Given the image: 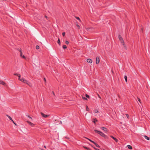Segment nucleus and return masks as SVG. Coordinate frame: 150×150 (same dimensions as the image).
<instances>
[{
	"mask_svg": "<svg viewBox=\"0 0 150 150\" xmlns=\"http://www.w3.org/2000/svg\"><path fill=\"white\" fill-rule=\"evenodd\" d=\"M94 131L96 133H98L99 134H100L102 137H104L105 139L108 138V137L105 135L102 132L99 131L98 130L95 129Z\"/></svg>",
	"mask_w": 150,
	"mask_h": 150,
	"instance_id": "f257e3e1",
	"label": "nucleus"
},
{
	"mask_svg": "<svg viewBox=\"0 0 150 150\" xmlns=\"http://www.w3.org/2000/svg\"><path fill=\"white\" fill-rule=\"evenodd\" d=\"M19 52H20V56L22 57L24 59H25L26 57L24 55H22V50L21 49H20L19 50Z\"/></svg>",
	"mask_w": 150,
	"mask_h": 150,
	"instance_id": "f03ea898",
	"label": "nucleus"
},
{
	"mask_svg": "<svg viewBox=\"0 0 150 150\" xmlns=\"http://www.w3.org/2000/svg\"><path fill=\"white\" fill-rule=\"evenodd\" d=\"M41 113V114L42 115V116L43 117H44V118H47V117H48V116H49V115H45V114H44L43 112H41L40 113Z\"/></svg>",
	"mask_w": 150,
	"mask_h": 150,
	"instance_id": "7ed1b4c3",
	"label": "nucleus"
},
{
	"mask_svg": "<svg viewBox=\"0 0 150 150\" xmlns=\"http://www.w3.org/2000/svg\"><path fill=\"white\" fill-rule=\"evenodd\" d=\"M118 38L119 40L121 42V43H122L123 42H124V41L123 40L121 36L120 35H119Z\"/></svg>",
	"mask_w": 150,
	"mask_h": 150,
	"instance_id": "20e7f679",
	"label": "nucleus"
},
{
	"mask_svg": "<svg viewBox=\"0 0 150 150\" xmlns=\"http://www.w3.org/2000/svg\"><path fill=\"white\" fill-rule=\"evenodd\" d=\"M100 62V58L99 57H97L96 59V63L97 64H98Z\"/></svg>",
	"mask_w": 150,
	"mask_h": 150,
	"instance_id": "39448f33",
	"label": "nucleus"
},
{
	"mask_svg": "<svg viewBox=\"0 0 150 150\" xmlns=\"http://www.w3.org/2000/svg\"><path fill=\"white\" fill-rule=\"evenodd\" d=\"M21 81L22 82L25 83L26 84L28 82V81L26 80L24 78H22L21 80Z\"/></svg>",
	"mask_w": 150,
	"mask_h": 150,
	"instance_id": "423d86ee",
	"label": "nucleus"
},
{
	"mask_svg": "<svg viewBox=\"0 0 150 150\" xmlns=\"http://www.w3.org/2000/svg\"><path fill=\"white\" fill-rule=\"evenodd\" d=\"M110 137L113 139L116 142H117L118 141V140L116 138H115L114 137L112 136H110Z\"/></svg>",
	"mask_w": 150,
	"mask_h": 150,
	"instance_id": "0eeeda50",
	"label": "nucleus"
},
{
	"mask_svg": "<svg viewBox=\"0 0 150 150\" xmlns=\"http://www.w3.org/2000/svg\"><path fill=\"white\" fill-rule=\"evenodd\" d=\"M27 122L32 127H33L34 126V124L32 123L31 122L27 121Z\"/></svg>",
	"mask_w": 150,
	"mask_h": 150,
	"instance_id": "6e6552de",
	"label": "nucleus"
},
{
	"mask_svg": "<svg viewBox=\"0 0 150 150\" xmlns=\"http://www.w3.org/2000/svg\"><path fill=\"white\" fill-rule=\"evenodd\" d=\"M87 62L88 63H91L92 62V61L91 59H88L87 60Z\"/></svg>",
	"mask_w": 150,
	"mask_h": 150,
	"instance_id": "1a4fd4ad",
	"label": "nucleus"
},
{
	"mask_svg": "<svg viewBox=\"0 0 150 150\" xmlns=\"http://www.w3.org/2000/svg\"><path fill=\"white\" fill-rule=\"evenodd\" d=\"M101 129L102 130L105 132H107V129L105 127H102Z\"/></svg>",
	"mask_w": 150,
	"mask_h": 150,
	"instance_id": "9d476101",
	"label": "nucleus"
},
{
	"mask_svg": "<svg viewBox=\"0 0 150 150\" xmlns=\"http://www.w3.org/2000/svg\"><path fill=\"white\" fill-rule=\"evenodd\" d=\"M0 84H2L3 85H5L6 84L5 83L2 81L0 80Z\"/></svg>",
	"mask_w": 150,
	"mask_h": 150,
	"instance_id": "9b49d317",
	"label": "nucleus"
},
{
	"mask_svg": "<svg viewBox=\"0 0 150 150\" xmlns=\"http://www.w3.org/2000/svg\"><path fill=\"white\" fill-rule=\"evenodd\" d=\"M144 138L146 139L147 140H150V138L149 137H148L147 136H146V135H144Z\"/></svg>",
	"mask_w": 150,
	"mask_h": 150,
	"instance_id": "f8f14e48",
	"label": "nucleus"
},
{
	"mask_svg": "<svg viewBox=\"0 0 150 150\" xmlns=\"http://www.w3.org/2000/svg\"><path fill=\"white\" fill-rule=\"evenodd\" d=\"M122 43V45H123V47H124V48H125L126 50H127V47L125 45L124 43V42H123Z\"/></svg>",
	"mask_w": 150,
	"mask_h": 150,
	"instance_id": "ddd939ff",
	"label": "nucleus"
},
{
	"mask_svg": "<svg viewBox=\"0 0 150 150\" xmlns=\"http://www.w3.org/2000/svg\"><path fill=\"white\" fill-rule=\"evenodd\" d=\"M26 84H28L29 86L30 87H32V85L31 83L29 82L28 81V82Z\"/></svg>",
	"mask_w": 150,
	"mask_h": 150,
	"instance_id": "4468645a",
	"label": "nucleus"
},
{
	"mask_svg": "<svg viewBox=\"0 0 150 150\" xmlns=\"http://www.w3.org/2000/svg\"><path fill=\"white\" fill-rule=\"evenodd\" d=\"M6 116L11 120L12 121H13V120L12 118L9 115H6Z\"/></svg>",
	"mask_w": 150,
	"mask_h": 150,
	"instance_id": "2eb2a0df",
	"label": "nucleus"
},
{
	"mask_svg": "<svg viewBox=\"0 0 150 150\" xmlns=\"http://www.w3.org/2000/svg\"><path fill=\"white\" fill-rule=\"evenodd\" d=\"M94 144L97 147L99 148L100 147V146L97 144L95 142L94 143Z\"/></svg>",
	"mask_w": 150,
	"mask_h": 150,
	"instance_id": "dca6fc26",
	"label": "nucleus"
},
{
	"mask_svg": "<svg viewBox=\"0 0 150 150\" xmlns=\"http://www.w3.org/2000/svg\"><path fill=\"white\" fill-rule=\"evenodd\" d=\"M127 147L129 149H132V147L130 145H128Z\"/></svg>",
	"mask_w": 150,
	"mask_h": 150,
	"instance_id": "f3484780",
	"label": "nucleus"
},
{
	"mask_svg": "<svg viewBox=\"0 0 150 150\" xmlns=\"http://www.w3.org/2000/svg\"><path fill=\"white\" fill-rule=\"evenodd\" d=\"M85 138L88 139V140L89 141H90V142H92V143H93L94 144V143L95 142L93 141H92L90 139L87 138V137H85Z\"/></svg>",
	"mask_w": 150,
	"mask_h": 150,
	"instance_id": "a211bd4d",
	"label": "nucleus"
},
{
	"mask_svg": "<svg viewBox=\"0 0 150 150\" xmlns=\"http://www.w3.org/2000/svg\"><path fill=\"white\" fill-rule=\"evenodd\" d=\"M18 80L21 81V78H21V75H20V74H19L18 75Z\"/></svg>",
	"mask_w": 150,
	"mask_h": 150,
	"instance_id": "6ab92c4d",
	"label": "nucleus"
},
{
	"mask_svg": "<svg viewBox=\"0 0 150 150\" xmlns=\"http://www.w3.org/2000/svg\"><path fill=\"white\" fill-rule=\"evenodd\" d=\"M97 121V120L96 119H94L93 121V122L95 123Z\"/></svg>",
	"mask_w": 150,
	"mask_h": 150,
	"instance_id": "aec40b11",
	"label": "nucleus"
},
{
	"mask_svg": "<svg viewBox=\"0 0 150 150\" xmlns=\"http://www.w3.org/2000/svg\"><path fill=\"white\" fill-rule=\"evenodd\" d=\"M57 43H58L59 45H60V39L58 38V41H57Z\"/></svg>",
	"mask_w": 150,
	"mask_h": 150,
	"instance_id": "412c9836",
	"label": "nucleus"
},
{
	"mask_svg": "<svg viewBox=\"0 0 150 150\" xmlns=\"http://www.w3.org/2000/svg\"><path fill=\"white\" fill-rule=\"evenodd\" d=\"M67 48V46L66 45H64L63 46V48L65 49H66Z\"/></svg>",
	"mask_w": 150,
	"mask_h": 150,
	"instance_id": "4be33fe9",
	"label": "nucleus"
},
{
	"mask_svg": "<svg viewBox=\"0 0 150 150\" xmlns=\"http://www.w3.org/2000/svg\"><path fill=\"white\" fill-rule=\"evenodd\" d=\"M94 112L95 113H98L99 112L96 109L95 110Z\"/></svg>",
	"mask_w": 150,
	"mask_h": 150,
	"instance_id": "5701e85b",
	"label": "nucleus"
},
{
	"mask_svg": "<svg viewBox=\"0 0 150 150\" xmlns=\"http://www.w3.org/2000/svg\"><path fill=\"white\" fill-rule=\"evenodd\" d=\"M124 78H125V80L126 82H127V76H125Z\"/></svg>",
	"mask_w": 150,
	"mask_h": 150,
	"instance_id": "b1692460",
	"label": "nucleus"
},
{
	"mask_svg": "<svg viewBox=\"0 0 150 150\" xmlns=\"http://www.w3.org/2000/svg\"><path fill=\"white\" fill-rule=\"evenodd\" d=\"M40 48V47H39V46H38V45H36V48L37 49H39Z\"/></svg>",
	"mask_w": 150,
	"mask_h": 150,
	"instance_id": "393cba45",
	"label": "nucleus"
},
{
	"mask_svg": "<svg viewBox=\"0 0 150 150\" xmlns=\"http://www.w3.org/2000/svg\"><path fill=\"white\" fill-rule=\"evenodd\" d=\"M82 98L84 100H87V98H85V97H84L83 96H82Z\"/></svg>",
	"mask_w": 150,
	"mask_h": 150,
	"instance_id": "a878e982",
	"label": "nucleus"
},
{
	"mask_svg": "<svg viewBox=\"0 0 150 150\" xmlns=\"http://www.w3.org/2000/svg\"><path fill=\"white\" fill-rule=\"evenodd\" d=\"M86 111H88L89 110V108H88V106L87 105H86Z\"/></svg>",
	"mask_w": 150,
	"mask_h": 150,
	"instance_id": "bb28decb",
	"label": "nucleus"
},
{
	"mask_svg": "<svg viewBox=\"0 0 150 150\" xmlns=\"http://www.w3.org/2000/svg\"><path fill=\"white\" fill-rule=\"evenodd\" d=\"M86 98H89L90 97L87 94H86Z\"/></svg>",
	"mask_w": 150,
	"mask_h": 150,
	"instance_id": "cd10ccee",
	"label": "nucleus"
},
{
	"mask_svg": "<svg viewBox=\"0 0 150 150\" xmlns=\"http://www.w3.org/2000/svg\"><path fill=\"white\" fill-rule=\"evenodd\" d=\"M26 116H27L31 120H32V117H30L29 115H26Z\"/></svg>",
	"mask_w": 150,
	"mask_h": 150,
	"instance_id": "c85d7f7f",
	"label": "nucleus"
},
{
	"mask_svg": "<svg viewBox=\"0 0 150 150\" xmlns=\"http://www.w3.org/2000/svg\"><path fill=\"white\" fill-rule=\"evenodd\" d=\"M137 99H138V101L140 103H141V100L139 98H137Z\"/></svg>",
	"mask_w": 150,
	"mask_h": 150,
	"instance_id": "c756f323",
	"label": "nucleus"
},
{
	"mask_svg": "<svg viewBox=\"0 0 150 150\" xmlns=\"http://www.w3.org/2000/svg\"><path fill=\"white\" fill-rule=\"evenodd\" d=\"M126 116H127V118L129 119V115L127 114H126Z\"/></svg>",
	"mask_w": 150,
	"mask_h": 150,
	"instance_id": "7c9ffc66",
	"label": "nucleus"
},
{
	"mask_svg": "<svg viewBox=\"0 0 150 150\" xmlns=\"http://www.w3.org/2000/svg\"><path fill=\"white\" fill-rule=\"evenodd\" d=\"M65 32H63L62 33V35L64 36H65Z\"/></svg>",
	"mask_w": 150,
	"mask_h": 150,
	"instance_id": "2f4dec72",
	"label": "nucleus"
},
{
	"mask_svg": "<svg viewBox=\"0 0 150 150\" xmlns=\"http://www.w3.org/2000/svg\"><path fill=\"white\" fill-rule=\"evenodd\" d=\"M76 18L77 20H80V18L79 17H76Z\"/></svg>",
	"mask_w": 150,
	"mask_h": 150,
	"instance_id": "473e14b6",
	"label": "nucleus"
},
{
	"mask_svg": "<svg viewBox=\"0 0 150 150\" xmlns=\"http://www.w3.org/2000/svg\"><path fill=\"white\" fill-rule=\"evenodd\" d=\"M83 148L85 149H87V150H88L89 149V148H88L86 146H83Z\"/></svg>",
	"mask_w": 150,
	"mask_h": 150,
	"instance_id": "72a5a7b5",
	"label": "nucleus"
},
{
	"mask_svg": "<svg viewBox=\"0 0 150 150\" xmlns=\"http://www.w3.org/2000/svg\"><path fill=\"white\" fill-rule=\"evenodd\" d=\"M19 74L15 73L14 74V75L15 76H18Z\"/></svg>",
	"mask_w": 150,
	"mask_h": 150,
	"instance_id": "f704fd0d",
	"label": "nucleus"
},
{
	"mask_svg": "<svg viewBox=\"0 0 150 150\" xmlns=\"http://www.w3.org/2000/svg\"><path fill=\"white\" fill-rule=\"evenodd\" d=\"M65 43L66 44H68L69 43V42L68 41H66L65 42Z\"/></svg>",
	"mask_w": 150,
	"mask_h": 150,
	"instance_id": "c9c22d12",
	"label": "nucleus"
},
{
	"mask_svg": "<svg viewBox=\"0 0 150 150\" xmlns=\"http://www.w3.org/2000/svg\"><path fill=\"white\" fill-rule=\"evenodd\" d=\"M94 148L96 150H100L99 149L96 148L95 147H94Z\"/></svg>",
	"mask_w": 150,
	"mask_h": 150,
	"instance_id": "e433bc0d",
	"label": "nucleus"
},
{
	"mask_svg": "<svg viewBox=\"0 0 150 150\" xmlns=\"http://www.w3.org/2000/svg\"><path fill=\"white\" fill-rule=\"evenodd\" d=\"M98 97L100 98V99H101V97H100V96L99 95V94H98Z\"/></svg>",
	"mask_w": 150,
	"mask_h": 150,
	"instance_id": "4c0bfd02",
	"label": "nucleus"
},
{
	"mask_svg": "<svg viewBox=\"0 0 150 150\" xmlns=\"http://www.w3.org/2000/svg\"><path fill=\"white\" fill-rule=\"evenodd\" d=\"M44 81L46 83V80L45 78H44Z\"/></svg>",
	"mask_w": 150,
	"mask_h": 150,
	"instance_id": "58836bf2",
	"label": "nucleus"
},
{
	"mask_svg": "<svg viewBox=\"0 0 150 150\" xmlns=\"http://www.w3.org/2000/svg\"><path fill=\"white\" fill-rule=\"evenodd\" d=\"M12 122H13V123H14V124L15 125H16V124L15 123V122H14L13 121H13H12Z\"/></svg>",
	"mask_w": 150,
	"mask_h": 150,
	"instance_id": "ea45409f",
	"label": "nucleus"
},
{
	"mask_svg": "<svg viewBox=\"0 0 150 150\" xmlns=\"http://www.w3.org/2000/svg\"><path fill=\"white\" fill-rule=\"evenodd\" d=\"M77 26L79 28H80V27L79 25H77Z\"/></svg>",
	"mask_w": 150,
	"mask_h": 150,
	"instance_id": "a19ab883",
	"label": "nucleus"
},
{
	"mask_svg": "<svg viewBox=\"0 0 150 150\" xmlns=\"http://www.w3.org/2000/svg\"><path fill=\"white\" fill-rule=\"evenodd\" d=\"M52 93L53 94V95L55 96V95L53 91H52Z\"/></svg>",
	"mask_w": 150,
	"mask_h": 150,
	"instance_id": "79ce46f5",
	"label": "nucleus"
},
{
	"mask_svg": "<svg viewBox=\"0 0 150 150\" xmlns=\"http://www.w3.org/2000/svg\"><path fill=\"white\" fill-rule=\"evenodd\" d=\"M20 49H21V48H18L17 49L18 51H19V50H20Z\"/></svg>",
	"mask_w": 150,
	"mask_h": 150,
	"instance_id": "37998d69",
	"label": "nucleus"
},
{
	"mask_svg": "<svg viewBox=\"0 0 150 150\" xmlns=\"http://www.w3.org/2000/svg\"><path fill=\"white\" fill-rule=\"evenodd\" d=\"M45 18H47V17L46 16H45Z\"/></svg>",
	"mask_w": 150,
	"mask_h": 150,
	"instance_id": "c03bdc74",
	"label": "nucleus"
},
{
	"mask_svg": "<svg viewBox=\"0 0 150 150\" xmlns=\"http://www.w3.org/2000/svg\"><path fill=\"white\" fill-rule=\"evenodd\" d=\"M44 147L45 148H46V147L45 146H44Z\"/></svg>",
	"mask_w": 150,
	"mask_h": 150,
	"instance_id": "a18cd8bd",
	"label": "nucleus"
},
{
	"mask_svg": "<svg viewBox=\"0 0 150 150\" xmlns=\"http://www.w3.org/2000/svg\"><path fill=\"white\" fill-rule=\"evenodd\" d=\"M88 150H91L90 149H89H89H88Z\"/></svg>",
	"mask_w": 150,
	"mask_h": 150,
	"instance_id": "49530a36",
	"label": "nucleus"
},
{
	"mask_svg": "<svg viewBox=\"0 0 150 150\" xmlns=\"http://www.w3.org/2000/svg\"><path fill=\"white\" fill-rule=\"evenodd\" d=\"M60 123H62V122L61 121L60 122Z\"/></svg>",
	"mask_w": 150,
	"mask_h": 150,
	"instance_id": "de8ad7c7",
	"label": "nucleus"
},
{
	"mask_svg": "<svg viewBox=\"0 0 150 150\" xmlns=\"http://www.w3.org/2000/svg\"><path fill=\"white\" fill-rule=\"evenodd\" d=\"M104 150H105L104 149Z\"/></svg>",
	"mask_w": 150,
	"mask_h": 150,
	"instance_id": "09e8293b",
	"label": "nucleus"
}]
</instances>
